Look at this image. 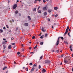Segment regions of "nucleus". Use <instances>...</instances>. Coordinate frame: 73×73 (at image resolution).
Here are the masks:
<instances>
[{"mask_svg": "<svg viewBox=\"0 0 73 73\" xmlns=\"http://www.w3.org/2000/svg\"><path fill=\"white\" fill-rule=\"evenodd\" d=\"M56 52H57L58 53V52H59V50H56Z\"/></svg>", "mask_w": 73, "mask_h": 73, "instance_id": "40", "label": "nucleus"}, {"mask_svg": "<svg viewBox=\"0 0 73 73\" xmlns=\"http://www.w3.org/2000/svg\"><path fill=\"white\" fill-rule=\"evenodd\" d=\"M30 65H33V64L32 63H31L29 64Z\"/></svg>", "mask_w": 73, "mask_h": 73, "instance_id": "31", "label": "nucleus"}, {"mask_svg": "<svg viewBox=\"0 0 73 73\" xmlns=\"http://www.w3.org/2000/svg\"><path fill=\"white\" fill-rule=\"evenodd\" d=\"M39 69H40V68H41V66L40 65H39L38 67Z\"/></svg>", "mask_w": 73, "mask_h": 73, "instance_id": "28", "label": "nucleus"}, {"mask_svg": "<svg viewBox=\"0 0 73 73\" xmlns=\"http://www.w3.org/2000/svg\"><path fill=\"white\" fill-rule=\"evenodd\" d=\"M0 32H1V33H2L3 32V30L0 29Z\"/></svg>", "mask_w": 73, "mask_h": 73, "instance_id": "25", "label": "nucleus"}, {"mask_svg": "<svg viewBox=\"0 0 73 73\" xmlns=\"http://www.w3.org/2000/svg\"><path fill=\"white\" fill-rule=\"evenodd\" d=\"M6 29V28H5V27H3V29Z\"/></svg>", "mask_w": 73, "mask_h": 73, "instance_id": "49", "label": "nucleus"}, {"mask_svg": "<svg viewBox=\"0 0 73 73\" xmlns=\"http://www.w3.org/2000/svg\"><path fill=\"white\" fill-rule=\"evenodd\" d=\"M34 70V68H33L31 70V72H33Z\"/></svg>", "mask_w": 73, "mask_h": 73, "instance_id": "19", "label": "nucleus"}, {"mask_svg": "<svg viewBox=\"0 0 73 73\" xmlns=\"http://www.w3.org/2000/svg\"><path fill=\"white\" fill-rule=\"evenodd\" d=\"M11 47L12 46H11V45H10L8 46V48L9 49H11Z\"/></svg>", "mask_w": 73, "mask_h": 73, "instance_id": "7", "label": "nucleus"}, {"mask_svg": "<svg viewBox=\"0 0 73 73\" xmlns=\"http://www.w3.org/2000/svg\"><path fill=\"white\" fill-rule=\"evenodd\" d=\"M21 46H22L23 47V46H24V44H22Z\"/></svg>", "mask_w": 73, "mask_h": 73, "instance_id": "47", "label": "nucleus"}, {"mask_svg": "<svg viewBox=\"0 0 73 73\" xmlns=\"http://www.w3.org/2000/svg\"><path fill=\"white\" fill-rule=\"evenodd\" d=\"M54 50H52V52H54Z\"/></svg>", "mask_w": 73, "mask_h": 73, "instance_id": "60", "label": "nucleus"}, {"mask_svg": "<svg viewBox=\"0 0 73 73\" xmlns=\"http://www.w3.org/2000/svg\"><path fill=\"white\" fill-rule=\"evenodd\" d=\"M43 57V55H42V56L40 57L39 60H42V57Z\"/></svg>", "mask_w": 73, "mask_h": 73, "instance_id": "9", "label": "nucleus"}, {"mask_svg": "<svg viewBox=\"0 0 73 73\" xmlns=\"http://www.w3.org/2000/svg\"><path fill=\"white\" fill-rule=\"evenodd\" d=\"M46 72V70L45 69H43L42 71V73H45Z\"/></svg>", "mask_w": 73, "mask_h": 73, "instance_id": "5", "label": "nucleus"}, {"mask_svg": "<svg viewBox=\"0 0 73 73\" xmlns=\"http://www.w3.org/2000/svg\"><path fill=\"white\" fill-rule=\"evenodd\" d=\"M48 35V34H46L45 35V37H47V36Z\"/></svg>", "mask_w": 73, "mask_h": 73, "instance_id": "29", "label": "nucleus"}, {"mask_svg": "<svg viewBox=\"0 0 73 73\" xmlns=\"http://www.w3.org/2000/svg\"><path fill=\"white\" fill-rule=\"evenodd\" d=\"M28 19H29V20H31V17H30V16H28Z\"/></svg>", "mask_w": 73, "mask_h": 73, "instance_id": "12", "label": "nucleus"}, {"mask_svg": "<svg viewBox=\"0 0 73 73\" xmlns=\"http://www.w3.org/2000/svg\"><path fill=\"white\" fill-rule=\"evenodd\" d=\"M58 16V15L57 14H56L55 16V17H57Z\"/></svg>", "mask_w": 73, "mask_h": 73, "instance_id": "34", "label": "nucleus"}, {"mask_svg": "<svg viewBox=\"0 0 73 73\" xmlns=\"http://www.w3.org/2000/svg\"><path fill=\"white\" fill-rule=\"evenodd\" d=\"M58 38H59V39H60V38H61V39H62V40H64V38L63 37H59Z\"/></svg>", "mask_w": 73, "mask_h": 73, "instance_id": "13", "label": "nucleus"}, {"mask_svg": "<svg viewBox=\"0 0 73 73\" xmlns=\"http://www.w3.org/2000/svg\"><path fill=\"white\" fill-rule=\"evenodd\" d=\"M60 52H62V50L60 51Z\"/></svg>", "mask_w": 73, "mask_h": 73, "instance_id": "64", "label": "nucleus"}, {"mask_svg": "<svg viewBox=\"0 0 73 73\" xmlns=\"http://www.w3.org/2000/svg\"><path fill=\"white\" fill-rule=\"evenodd\" d=\"M29 49H31V47H29Z\"/></svg>", "mask_w": 73, "mask_h": 73, "instance_id": "57", "label": "nucleus"}, {"mask_svg": "<svg viewBox=\"0 0 73 73\" xmlns=\"http://www.w3.org/2000/svg\"><path fill=\"white\" fill-rule=\"evenodd\" d=\"M5 42H8V41H7V40H5Z\"/></svg>", "mask_w": 73, "mask_h": 73, "instance_id": "48", "label": "nucleus"}, {"mask_svg": "<svg viewBox=\"0 0 73 73\" xmlns=\"http://www.w3.org/2000/svg\"><path fill=\"white\" fill-rule=\"evenodd\" d=\"M3 40L4 41H5V40L6 39L5 38H3Z\"/></svg>", "mask_w": 73, "mask_h": 73, "instance_id": "51", "label": "nucleus"}, {"mask_svg": "<svg viewBox=\"0 0 73 73\" xmlns=\"http://www.w3.org/2000/svg\"><path fill=\"white\" fill-rule=\"evenodd\" d=\"M37 0V1H38L39 2H40V1H41V0Z\"/></svg>", "mask_w": 73, "mask_h": 73, "instance_id": "45", "label": "nucleus"}, {"mask_svg": "<svg viewBox=\"0 0 73 73\" xmlns=\"http://www.w3.org/2000/svg\"><path fill=\"white\" fill-rule=\"evenodd\" d=\"M17 29H18V28H16V31H17Z\"/></svg>", "mask_w": 73, "mask_h": 73, "instance_id": "56", "label": "nucleus"}, {"mask_svg": "<svg viewBox=\"0 0 73 73\" xmlns=\"http://www.w3.org/2000/svg\"><path fill=\"white\" fill-rule=\"evenodd\" d=\"M72 71L73 72V67L72 68Z\"/></svg>", "mask_w": 73, "mask_h": 73, "instance_id": "53", "label": "nucleus"}, {"mask_svg": "<svg viewBox=\"0 0 73 73\" xmlns=\"http://www.w3.org/2000/svg\"><path fill=\"white\" fill-rule=\"evenodd\" d=\"M12 45H14L15 44L14 43H12Z\"/></svg>", "mask_w": 73, "mask_h": 73, "instance_id": "36", "label": "nucleus"}, {"mask_svg": "<svg viewBox=\"0 0 73 73\" xmlns=\"http://www.w3.org/2000/svg\"><path fill=\"white\" fill-rule=\"evenodd\" d=\"M24 25L26 27H27V26H28V23H26L24 24Z\"/></svg>", "mask_w": 73, "mask_h": 73, "instance_id": "10", "label": "nucleus"}, {"mask_svg": "<svg viewBox=\"0 0 73 73\" xmlns=\"http://www.w3.org/2000/svg\"><path fill=\"white\" fill-rule=\"evenodd\" d=\"M35 38H36V37H35V36H33L32 37L33 39H35Z\"/></svg>", "mask_w": 73, "mask_h": 73, "instance_id": "30", "label": "nucleus"}, {"mask_svg": "<svg viewBox=\"0 0 73 73\" xmlns=\"http://www.w3.org/2000/svg\"><path fill=\"white\" fill-rule=\"evenodd\" d=\"M43 3H45V2H46V1L45 0H43Z\"/></svg>", "mask_w": 73, "mask_h": 73, "instance_id": "41", "label": "nucleus"}, {"mask_svg": "<svg viewBox=\"0 0 73 73\" xmlns=\"http://www.w3.org/2000/svg\"><path fill=\"white\" fill-rule=\"evenodd\" d=\"M6 68H7V66H5L3 68V70H5V69H6Z\"/></svg>", "mask_w": 73, "mask_h": 73, "instance_id": "14", "label": "nucleus"}, {"mask_svg": "<svg viewBox=\"0 0 73 73\" xmlns=\"http://www.w3.org/2000/svg\"><path fill=\"white\" fill-rule=\"evenodd\" d=\"M3 47L4 48V49H5V45H4L3 46Z\"/></svg>", "mask_w": 73, "mask_h": 73, "instance_id": "32", "label": "nucleus"}, {"mask_svg": "<svg viewBox=\"0 0 73 73\" xmlns=\"http://www.w3.org/2000/svg\"><path fill=\"white\" fill-rule=\"evenodd\" d=\"M43 10H44V11H45V10L46 9V7H43Z\"/></svg>", "mask_w": 73, "mask_h": 73, "instance_id": "16", "label": "nucleus"}, {"mask_svg": "<svg viewBox=\"0 0 73 73\" xmlns=\"http://www.w3.org/2000/svg\"><path fill=\"white\" fill-rule=\"evenodd\" d=\"M19 16H21V13H19Z\"/></svg>", "mask_w": 73, "mask_h": 73, "instance_id": "38", "label": "nucleus"}, {"mask_svg": "<svg viewBox=\"0 0 73 73\" xmlns=\"http://www.w3.org/2000/svg\"><path fill=\"white\" fill-rule=\"evenodd\" d=\"M68 31H69V32H70V29H69Z\"/></svg>", "mask_w": 73, "mask_h": 73, "instance_id": "54", "label": "nucleus"}, {"mask_svg": "<svg viewBox=\"0 0 73 73\" xmlns=\"http://www.w3.org/2000/svg\"><path fill=\"white\" fill-rule=\"evenodd\" d=\"M17 4H15L13 7V9H16V7H17Z\"/></svg>", "mask_w": 73, "mask_h": 73, "instance_id": "2", "label": "nucleus"}, {"mask_svg": "<svg viewBox=\"0 0 73 73\" xmlns=\"http://www.w3.org/2000/svg\"><path fill=\"white\" fill-rule=\"evenodd\" d=\"M59 38H58V40H57V41L56 42V45H58V44H59Z\"/></svg>", "mask_w": 73, "mask_h": 73, "instance_id": "4", "label": "nucleus"}, {"mask_svg": "<svg viewBox=\"0 0 73 73\" xmlns=\"http://www.w3.org/2000/svg\"><path fill=\"white\" fill-rule=\"evenodd\" d=\"M40 38H44V35H42L40 37Z\"/></svg>", "mask_w": 73, "mask_h": 73, "instance_id": "21", "label": "nucleus"}, {"mask_svg": "<svg viewBox=\"0 0 73 73\" xmlns=\"http://www.w3.org/2000/svg\"><path fill=\"white\" fill-rule=\"evenodd\" d=\"M54 8L55 10H57L58 9V7H55Z\"/></svg>", "mask_w": 73, "mask_h": 73, "instance_id": "11", "label": "nucleus"}, {"mask_svg": "<svg viewBox=\"0 0 73 73\" xmlns=\"http://www.w3.org/2000/svg\"><path fill=\"white\" fill-rule=\"evenodd\" d=\"M69 27L67 26V29L66 30V32L64 33V36H65L66 34L68 33V29H69Z\"/></svg>", "mask_w": 73, "mask_h": 73, "instance_id": "1", "label": "nucleus"}, {"mask_svg": "<svg viewBox=\"0 0 73 73\" xmlns=\"http://www.w3.org/2000/svg\"><path fill=\"white\" fill-rule=\"evenodd\" d=\"M11 39V40H13V39H14V38H13V37H12Z\"/></svg>", "mask_w": 73, "mask_h": 73, "instance_id": "46", "label": "nucleus"}, {"mask_svg": "<svg viewBox=\"0 0 73 73\" xmlns=\"http://www.w3.org/2000/svg\"><path fill=\"white\" fill-rule=\"evenodd\" d=\"M37 3V0H36L35 1V3Z\"/></svg>", "mask_w": 73, "mask_h": 73, "instance_id": "42", "label": "nucleus"}, {"mask_svg": "<svg viewBox=\"0 0 73 73\" xmlns=\"http://www.w3.org/2000/svg\"><path fill=\"white\" fill-rule=\"evenodd\" d=\"M39 8H40V6L38 7V9H37L38 11V9H39Z\"/></svg>", "mask_w": 73, "mask_h": 73, "instance_id": "44", "label": "nucleus"}, {"mask_svg": "<svg viewBox=\"0 0 73 73\" xmlns=\"http://www.w3.org/2000/svg\"><path fill=\"white\" fill-rule=\"evenodd\" d=\"M38 13H41V10H39L38 11Z\"/></svg>", "mask_w": 73, "mask_h": 73, "instance_id": "17", "label": "nucleus"}, {"mask_svg": "<svg viewBox=\"0 0 73 73\" xmlns=\"http://www.w3.org/2000/svg\"><path fill=\"white\" fill-rule=\"evenodd\" d=\"M47 14V13L46 12H45L44 13V16H46Z\"/></svg>", "mask_w": 73, "mask_h": 73, "instance_id": "20", "label": "nucleus"}, {"mask_svg": "<svg viewBox=\"0 0 73 73\" xmlns=\"http://www.w3.org/2000/svg\"><path fill=\"white\" fill-rule=\"evenodd\" d=\"M25 67H23V69H25Z\"/></svg>", "mask_w": 73, "mask_h": 73, "instance_id": "52", "label": "nucleus"}, {"mask_svg": "<svg viewBox=\"0 0 73 73\" xmlns=\"http://www.w3.org/2000/svg\"><path fill=\"white\" fill-rule=\"evenodd\" d=\"M36 9H37V8H34L33 10V11H36Z\"/></svg>", "mask_w": 73, "mask_h": 73, "instance_id": "22", "label": "nucleus"}, {"mask_svg": "<svg viewBox=\"0 0 73 73\" xmlns=\"http://www.w3.org/2000/svg\"><path fill=\"white\" fill-rule=\"evenodd\" d=\"M19 0H17V3H19Z\"/></svg>", "mask_w": 73, "mask_h": 73, "instance_id": "50", "label": "nucleus"}, {"mask_svg": "<svg viewBox=\"0 0 73 73\" xmlns=\"http://www.w3.org/2000/svg\"><path fill=\"white\" fill-rule=\"evenodd\" d=\"M12 21H14V20H13V19H12Z\"/></svg>", "mask_w": 73, "mask_h": 73, "instance_id": "61", "label": "nucleus"}, {"mask_svg": "<svg viewBox=\"0 0 73 73\" xmlns=\"http://www.w3.org/2000/svg\"><path fill=\"white\" fill-rule=\"evenodd\" d=\"M37 48V46L36 45V46L34 48V49H35L36 48Z\"/></svg>", "mask_w": 73, "mask_h": 73, "instance_id": "24", "label": "nucleus"}, {"mask_svg": "<svg viewBox=\"0 0 73 73\" xmlns=\"http://www.w3.org/2000/svg\"><path fill=\"white\" fill-rule=\"evenodd\" d=\"M43 44H44V42H42L40 43V44L41 45H43Z\"/></svg>", "mask_w": 73, "mask_h": 73, "instance_id": "15", "label": "nucleus"}, {"mask_svg": "<svg viewBox=\"0 0 73 73\" xmlns=\"http://www.w3.org/2000/svg\"><path fill=\"white\" fill-rule=\"evenodd\" d=\"M50 62V61L48 60L45 61V63L46 64H49Z\"/></svg>", "mask_w": 73, "mask_h": 73, "instance_id": "3", "label": "nucleus"}, {"mask_svg": "<svg viewBox=\"0 0 73 73\" xmlns=\"http://www.w3.org/2000/svg\"><path fill=\"white\" fill-rule=\"evenodd\" d=\"M14 62V64H16V62Z\"/></svg>", "mask_w": 73, "mask_h": 73, "instance_id": "63", "label": "nucleus"}, {"mask_svg": "<svg viewBox=\"0 0 73 73\" xmlns=\"http://www.w3.org/2000/svg\"><path fill=\"white\" fill-rule=\"evenodd\" d=\"M48 11L49 12V13H50L52 11L51 10H48Z\"/></svg>", "mask_w": 73, "mask_h": 73, "instance_id": "23", "label": "nucleus"}, {"mask_svg": "<svg viewBox=\"0 0 73 73\" xmlns=\"http://www.w3.org/2000/svg\"><path fill=\"white\" fill-rule=\"evenodd\" d=\"M9 2H10L9 1H8V3H9Z\"/></svg>", "mask_w": 73, "mask_h": 73, "instance_id": "59", "label": "nucleus"}, {"mask_svg": "<svg viewBox=\"0 0 73 73\" xmlns=\"http://www.w3.org/2000/svg\"><path fill=\"white\" fill-rule=\"evenodd\" d=\"M70 33H68V36H69L70 37Z\"/></svg>", "mask_w": 73, "mask_h": 73, "instance_id": "35", "label": "nucleus"}, {"mask_svg": "<svg viewBox=\"0 0 73 73\" xmlns=\"http://www.w3.org/2000/svg\"><path fill=\"white\" fill-rule=\"evenodd\" d=\"M46 1H48L49 0H46Z\"/></svg>", "mask_w": 73, "mask_h": 73, "instance_id": "62", "label": "nucleus"}, {"mask_svg": "<svg viewBox=\"0 0 73 73\" xmlns=\"http://www.w3.org/2000/svg\"><path fill=\"white\" fill-rule=\"evenodd\" d=\"M18 12H19V11H15V13L16 14H17V13H18Z\"/></svg>", "mask_w": 73, "mask_h": 73, "instance_id": "18", "label": "nucleus"}, {"mask_svg": "<svg viewBox=\"0 0 73 73\" xmlns=\"http://www.w3.org/2000/svg\"><path fill=\"white\" fill-rule=\"evenodd\" d=\"M70 50H71V51H72V49L71 48Z\"/></svg>", "mask_w": 73, "mask_h": 73, "instance_id": "58", "label": "nucleus"}, {"mask_svg": "<svg viewBox=\"0 0 73 73\" xmlns=\"http://www.w3.org/2000/svg\"><path fill=\"white\" fill-rule=\"evenodd\" d=\"M25 70H26V71H28V68H26Z\"/></svg>", "mask_w": 73, "mask_h": 73, "instance_id": "27", "label": "nucleus"}, {"mask_svg": "<svg viewBox=\"0 0 73 73\" xmlns=\"http://www.w3.org/2000/svg\"><path fill=\"white\" fill-rule=\"evenodd\" d=\"M64 62L65 63V64L67 63V62H68V60L66 59L64 60Z\"/></svg>", "mask_w": 73, "mask_h": 73, "instance_id": "8", "label": "nucleus"}, {"mask_svg": "<svg viewBox=\"0 0 73 73\" xmlns=\"http://www.w3.org/2000/svg\"><path fill=\"white\" fill-rule=\"evenodd\" d=\"M20 52H18L17 53V54H20Z\"/></svg>", "mask_w": 73, "mask_h": 73, "instance_id": "37", "label": "nucleus"}, {"mask_svg": "<svg viewBox=\"0 0 73 73\" xmlns=\"http://www.w3.org/2000/svg\"><path fill=\"white\" fill-rule=\"evenodd\" d=\"M48 21H50V19H49L48 20Z\"/></svg>", "mask_w": 73, "mask_h": 73, "instance_id": "55", "label": "nucleus"}, {"mask_svg": "<svg viewBox=\"0 0 73 73\" xmlns=\"http://www.w3.org/2000/svg\"><path fill=\"white\" fill-rule=\"evenodd\" d=\"M33 66L35 67V66H37V65H36L35 64H34L33 65Z\"/></svg>", "mask_w": 73, "mask_h": 73, "instance_id": "33", "label": "nucleus"}, {"mask_svg": "<svg viewBox=\"0 0 73 73\" xmlns=\"http://www.w3.org/2000/svg\"><path fill=\"white\" fill-rule=\"evenodd\" d=\"M6 26L7 28H9L8 25H6Z\"/></svg>", "mask_w": 73, "mask_h": 73, "instance_id": "43", "label": "nucleus"}, {"mask_svg": "<svg viewBox=\"0 0 73 73\" xmlns=\"http://www.w3.org/2000/svg\"><path fill=\"white\" fill-rule=\"evenodd\" d=\"M6 44L5 42L4 41H3L2 42V44Z\"/></svg>", "mask_w": 73, "mask_h": 73, "instance_id": "26", "label": "nucleus"}, {"mask_svg": "<svg viewBox=\"0 0 73 73\" xmlns=\"http://www.w3.org/2000/svg\"><path fill=\"white\" fill-rule=\"evenodd\" d=\"M70 49H72V45H71L70 46Z\"/></svg>", "mask_w": 73, "mask_h": 73, "instance_id": "39", "label": "nucleus"}, {"mask_svg": "<svg viewBox=\"0 0 73 73\" xmlns=\"http://www.w3.org/2000/svg\"><path fill=\"white\" fill-rule=\"evenodd\" d=\"M42 31L44 32H45V30L44 29V28L43 27L42 29Z\"/></svg>", "mask_w": 73, "mask_h": 73, "instance_id": "6", "label": "nucleus"}]
</instances>
